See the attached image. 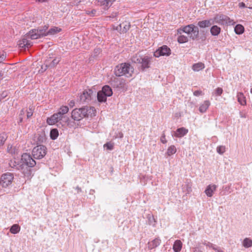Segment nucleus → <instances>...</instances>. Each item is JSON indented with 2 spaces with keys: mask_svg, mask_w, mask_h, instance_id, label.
I'll return each mask as SVG.
<instances>
[{
  "mask_svg": "<svg viewBox=\"0 0 252 252\" xmlns=\"http://www.w3.org/2000/svg\"><path fill=\"white\" fill-rule=\"evenodd\" d=\"M95 113L94 107L86 106L73 109L71 112V118L74 121H80L84 118L95 116Z\"/></svg>",
  "mask_w": 252,
  "mask_h": 252,
  "instance_id": "1",
  "label": "nucleus"
},
{
  "mask_svg": "<svg viewBox=\"0 0 252 252\" xmlns=\"http://www.w3.org/2000/svg\"><path fill=\"white\" fill-rule=\"evenodd\" d=\"M21 160L23 164L19 166L25 177L29 178L31 176L32 170L30 167H34L36 163L32 158L31 155L27 153H24L22 155Z\"/></svg>",
  "mask_w": 252,
  "mask_h": 252,
  "instance_id": "2",
  "label": "nucleus"
},
{
  "mask_svg": "<svg viewBox=\"0 0 252 252\" xmlns=\"http://www.w3.org/2000/svg\"><path fill=\"white\" fill-rule=\"evenodd\" d=\"M152 57L148 56H141L136 54L132 57L131 60L132 63L139 64V69L141 71H144L146 69L150 67Z\"/></svg>",
  "mask_w": 252,
  "mask_h": 252,
  "instance_id": "3",
  "label": "nucleus"
},
{
  "mask_svg": "<svg viewBox=\"0 0 252 252\" xmlns=\"http://www.w3.org/2000/svg\"><path fill=\"white\" fill-rule=\"evenodd\" d=\"M114 72L116 76L118 77L123 75L130 76L133 72V68L129 63H122L115 67Z\"/></svg>",
  "mask_w": 252,
  "mask_h": 252,
  "instance_id": "4",
  "label": "nucleus"
},
{
  "mask_svg": "<svg viewBox=\"0 0 252 252\" xmlns=\"http://www.w3.org/2000/svg\"><path fill=\"white\" fill-rule=\"evenodd\" d=\"M178 34H181L182 32L190 34V38L192 40L197 39L199 38V29L197 26L193 24H190L181 28L177 31Z\"/></svg>",
  "mask_w": 252,
  "mask_h": 252,
  "instance_id": "5",
  "label": "nucleus"
},
{
  "mask_svg": "<svg viewBox=\"0 0 252 252\" xmlns=\"http://www.w3.org/2000/svg\"><path fill=\"white\" fill-rule=\"evenodd\" d=\"M47 27L46 26L42 29H32L27 33V36L28 37H30V39H36L40 38L41 37L47 36Z\"/></svg>",
  "mask_w": 252,
  "mask_h": 252,
  "instance_id": "6",
  "label": "nucleus"
},
{
  "mask_svg": "<svg viewBox=\"0 0 252 252\" xmlns=\"http://www.w3.org/2000/svg\"><path fill=\"white\" fill-rule=\"evenodd\" d=\"M46 153L47 148L43 145H37L32 150V155L34 159H41L45 157Z\"/></svg>",
  "mask_w": 252,
  "mask_h": 252,
  "instance_id": "7",
  "label": "nucleus"
},
{
  "mask_svg": "<svg viewBox=\"0 0 252 252\" xmlns=\"http://www.w3.org/2000/svg\"><path fill=\"white\" fill-rule=\"evenodd\" d=\"M14 179V175L11 173L2 174L0 179V185L2 188H8L11 185Z\"/></svg>",
  "mask_w": 252,
  "mask_h": 252,
  "instance_id": "8",
  "label": "nucleus"
},
{
  "mask_svg": "<svg viewBox=\"0 0 252 252\" xmlns=\"http://www.w3.org/2000/svg\"><path fill=\"white\" fill-rule=\"evenodd\" d=\"M110 85L115 88L124 89L125 86V80L118 76L112 77L110 80Z\"/></svg>",
  "mask_w": 252,
  "mask_h": 252,
  "instance_id": "9",
  "label": "nucleus"
},
{
  "mask_svg": "<svg viewBox=\"0 0 252 252\" xmlns=\"http://www.w3.org/2000/svg\"><path fill=\"white\" fill-rule=\"evenodd\" d=\"M171 54V50L166 45H163L159 47L154 53L155 57L158 58L160 56H168Z\"/></svg>",
  "mask_w": 252,
  "mask_h": 252,
  "instance_id": "10",
  "label": "nucleus"
},
{
  "mask_svg": "<svg viewBox=\"0 0 252 252\" xmlns=\"http://www.w3.org/2000/svg\"><path fill=\"white\" fill-rule=\"evenodd\" d=\"M93 91L91 89L84 90L80 95V100L82 102H88L92 99Z\"/></svg>",
  "mask_w": 252,
  "mask_h": 252,
  "instance_id": "11",
  "label": "nucleus"
},
{
  "mask_svg": "<svg viewBox=\"0 0 252 252\" xmlns=\"http://www.w3.org/2000/svg\"><path fill=\"white\" fill-rule=\"evenodd\" d=\"M61 58L60 57L54 58L53 57L50 56L45 61L47 64L50 68H54L60 63Z\"/></svg>",
  "mask_w": 252,
  "mask_h": 252,
  "instance_id": "12",
  "label": "nucleus"
},
{
  "mask_svg": "<svg viewBox=\"0 0 252 252\" xmlns=\"http://www.w3.org/2000/svg\"><path fill=\"white\" fill-rule=\"evenodd\" d=\"M229 18L224 15H217L214 18V21H215L216 23L220 25L227 24L229 22Z\"/></svg>",
  "mask_w": 252,
  "mask_h": 252,
  "instance_id": "13",
  "label": "nucleus"
},
{
  "mask_svg": "<svg viewBox=\"0 0 252 252\" xmlns=\"http://www.w3.org/2000/svg\"><path fill=\"white\" fill-rule=\"evenodd\" d=\"M214 24V21L213 19L205 20L200 21L197 23V26L200 28H205L210 27Z\"/></svg>",
  "mask_w": 252,
  "mask_h": 252,
  "instance_id": "14",
  "label": "nucleus"
},
{
  "mask_svg": "<svg viewBox=\"0 0 252 252\" xmlns=\"http://www.w3.org/2000/svg\"><path fill=\"white\" fill-rule=\"evenodd\" d=\"M46 138L44 133H38L35 135L34 140L36 142L37 144L40 145L46 141Z\"/></svg>",
  "mask_w": 252,
  "mask_h": 252,
  "instance_id": "15",
  "label": "nucleus"
},
{
  "mask_svg": "<svg viewBox=\"0 0 252 252\" xmlns=\"http://www.w3.org/2000/svg\"><path fill=\"white\" fill-rule=\"evenodd\" d=\"M161 243V240L159 238H155L152 241L149 242L148 247L149 250H152L158 247Z\"/></svg>",
  "mask_w": 252,
  "mask_h": 252,
  "instance_id": "16",
  "label": "nucleus"
},
{
  "mask_svg": "<svg viewBox=\"0 0 252 252\" xmlns=\"http://www.w3.org/2000/svg\"><path fill=\"white\" fill-rule=\"evenodd\" d=\"M130 27L129 23L127 22L120 24L116 28L117 30H120L123 33H126L129 29Z\"/></svg>",
  "mask_w": 252,
  "mask_h": 252,
  "instance_id": "17",
  "label": "nucleus"
},
{
  "mask_svg": "<svg viewBox=\"0 0 252 252\" xmlns=\"http://www.w3.org/2000/svg\"><path fill=\"white\" fill-rule=\"evenodd\" d=\"M61 120L56 113L54 114L50 118L47 119V123L49 125H53L60 122Z\"/></svg>",
  "mask_w": 252,
  "mask_h": 252,
  "instance_id": "18",
  "label": "nucleus"
},
{
  "mask_svg": "<svg viewBox=\"0 0 252 252\" xmlns=\"http://www.w3.org/2000/svg\"><path fill=\"white\" fill-rule=\"evenodd\" d=\"M217 189V186L215 185H208L205 190V192L207 196L212 197L213 195L214 191L216 190Z\"/></svg>",
  "mask_w": 252,
  "mask_h": 252,
  "instance_id": "19",
  "label": "nucleus"
},
{
  "mask_svg": "<svg viewBox=\"0 0 252 252\" xmlns=\"http://www.w3.org/2000/svg\"><path fill=\"white\" fill-rule=\"evenodd\" d=\"M116 0H97L99 4L104 6V9H108Z\"/></svg>",
  "mask_w": 252,
  "mask_h": 252,
  "instance_id": "20",
  "label": "nucleus"
},
{
  "mask_svg": "<svg viewBox=\"0 0 252 252\" xmlns=\"http://www.w3.org/2000/svg\"><path fill=\"white\" fill-rule=\"evenodd\" d=\"M188 132V129L185 127L178 128L174 133V136L177 137H182L185 136Z\"/></svg>",
  "mask_w": 252,
  "mask_h": 252,
  "instance_id": "21",
  "label": "nucleus"
},
{
  "mask_svg": "<svg viewBox=\"0 0 252 252\" xmlns=\"http://www.w3.org/2000/svg\"><path fill=\"white\" fill-rule=\"evenodd\" d=\"M183 191L185 192L186 193H189L191 192V187L192 184L190 181L187 180L185 184L183 185Z\"/></svg>",
  "mask_w": 252,
  "mask_h": 252,
  "instance_id": "22",
  "label": "nucleus"
},
{
  "mask_svg": "<svg viewBox=\"0 0 252 252\" xmlns=\"http://www.w3.org/2000/svg\"><path fill=\"white\" fill-rule=\"evenodd\" d=\"M210 105V102L209 100H205L201 104L199 107V111L201 113H205Z\"/></svg>",
  "mask_w": 252,
  "mask_h": 252,
  "instance_id": "23",
  "label": "nucleus"
},
{
  "mask_svg": "<svg viewBox=\"0 0 252 252\" xmlns=\"http://www.w3.org/2000/svg\"><path fill=\"white\" fill-rule=\"evenodd\" d=\"M100 92L105 94L107 96H110L113 94L112 89L108 85L103 86Z\"/></svg>",
  "mask_w": 252,
  "mask_h": 252,
  "instance_id": "24",
  "label": "nucleus"
},
{
  "mask_svg": "<svg viewBox=\"0 0 252 252\" xmlns=\"http://www.w3.org/2000/svg\"><path fill=\"white\" fill-rule=\"evenodd\" d=\"M183 244L181 240H177L174 242L173 246V250L174 252H179L181 251Z\"/></svg>",
  "mask_w": 252,
  "mask_h": 252,
  "instance_id": "25",
  "label": "nucleus"
},
{
  "mask_svg": "<svg viewBox=\"0 0 252 252\" xmlns=\"http://www.w3.org/2000/svg\"><path fill=\"white\" fill-rule=\"evenodd\" d=\"M221 29L218 26H213L210 29V32L213 36L218 35L220 32Z\"/></svg>",
  "mask_w": 252,
  "mask_h": 252,
  "instance_id": "26",
  "label": "nucleus"
},
{
  "mask_svg": "<svg viewBox=\"0 0 252 252\" xmlns=\"http://www.w3.org/2000/svg\"><path fill=\"white\" fill-rule=\"evenodd\" d=\"M238 101L242 105L246 104V100L244 94L242 93H238L237 95Z\"/></svg>",
  "mask_w": 252,
  "mask_h": 252,
  "instance_id": "27",
  "label": "nucleus"
},
{
  "mask_svg": "<svg viewBox=\"0 0 252 252\" xmlns=\"http://www.w3.org/2000/svg\"><path fill=\"white\" fill-rule=\"evenodd\" d=\"M205 67L204 63H194L192 66V69L194 71H199L203 69Z\"/></svg>",
  "mask_w": 252,
  "mask_h": 252,
  "instance_id": "28",
  "label": "nucleus"
},
{
  "mask_svg": "<svg viewBox=\"0 0 252 252\" xmlns=\"http://www.w3.org/2000/svg\"><path fill=\"white\" fill-rule=\"evenodd\" d=\"M97 100L100 102H105L107 100V96L98 91L97 94Z\"/></svg>",
  "mask_w": 252,
  "mask_h": 252,
  "instance_id": "29",
  "label": "nucleus"
},
{
  "mask_svg": "<svg viewBox=\"0 0 252 252\" xmlns=\"http://www.w3.org/2000/svg\"><path fill=\"white\" fill-rule=\"evenodd\" d=\"M234 31L237 34H242L244 32V28L242 25L238 24L235 27Z\"/></svg>",
  "mask_w": 252,
  "mask_h": 252,
  "instance_id": "30",
  "label": "nucleus"
},
{
  "mask_svg": "<svg viewBox=\"0 0 252 252\" xmlns=\"http://www.w3.org/2000/svg\"><path fill=\"white\" fill-rule=\"evenodd\" d=\"M243 246L246 248L252 247V240L249 238H245L243 242Z\"/></svg>",
  "mask_w": 252,
  "mask_h": 252,
  "instance_id": "31",
  "label": "nucleus"
},
{
  "mask_svg": "<svg viewBox=\"0 0 252 252\" xmlns=\"http://www.w3.org/2000/svg\"><path fill=\"white\" fill-rule=\"evenodd\" d=\"M176 151L177 150L175 146L174 145H171L168 148L166 154L168 156H171L174 154Z\"/></svg>",
  "mask_w": 252,
  "mask_h": 252,
  "instance_id": "32",
  "label": "nucleus"
},
{
  "mask_svg": "<svg viewBox=\"0 0 252 252\" xmlns=\"http://www.w3.org/2000/svg\"><path fill=\"white\" fill-rule=\"evenodd\" d=\"M20 230V227L17 224H13L10 229V232L14 234L18 233Z\"/></svg>",
  "mask_w": 252,
  "mask_h": 252,
  "instance_id": "33",
  "label": "nucleus"
},
{
  "mask_svg": "<svg viewBox=\"0 0 252 252\" xmlns=\"http://www.w3.org/2000/svg\"><path fill=\"white\" fill-rule=\"evenodd\" d=\"M27 38H30V37H28L26 34V38H23L22 40L19 41L18 45L19 47L24 49L26 48L27 44Z\"/></svg>",
  "mask_w": 252,
  "mask_h": 252,
  "instance_id": "34",
  "label": "nucleus"
},
{
  "mask_svg": "<svg viewBox=\"0 0 252 252\" xmlns=\"http://www.w3.org/2000/svg\"><path fill=\"white\" fill-rule=\"evenodd\" d=\"M50 135L51 139L52 140H55L59 136L58 130L56 128L51 129L50 131Z\"/></svg>",
  "mask_w": 252,
  "mask_h": 252,
  "instance_id": "35",
  "label": "nucleus"
},
{
  "mask_svg": "<svg viewBox=\"0 0 252 252\" xmlns=\"http://www.w3.org/2000/svg\"><path fill=\"white\" fill-rule=\"evenodd\" d=\"M61 31V29L58 27L51 28L47 32V35H53Z\"/></svg>",
  "mask_w": 252,
  "mask_h": 252,
  "instance_id": "36",
  "label": "nucleus"
},
{
  "mask_svg": "<svg viewBox=\"0 0 252 252\" xmlns=\"http://www.w3.org/2000/svg\"><path fill=\"white\" fill-rule=\"evenodd\" d=\"M7 136L4 132L0 134V147L2 146L7 139Z\"/></svg>",
  "mask_w": 252,
  "mask_h": 252,
  "instance_id": "37",
  "label": "nucleus"
},
{
  "mask_svg": "<svg viewBox=\"0 0 252 252\" xmlns=\"http://www.w3.org/2000/svg\"><path fill=\"white\" fill-rule=\"evenodd\" d=\"M178 41L180 43H184L188 41V37L183 35H180L178 37Z\"/></svg>",
  "mask_w": 252,
  "mask_h": 252,
  "instance_id": "38",
  "label": "nucleus"
},
{
  "mask_svg": "<svg viewBox=\"0 0 252 252\" xmlns=\"http://www.w3.org/2000/svg\"><path fill=\"white\" fill-rule=\"evenodd\" d=\"M33 107L32 106H30L29 109L25 111L27 112V118H30L33 114Z\"/></svg>",
  "mask_w": 252,
  "mask_h": 252,
  "instance_id": "39",
  "label": "nucleus"
},
{
  "mask_svg": "<svg viewBox=\"0 0 252 252\" xmlns=\"http://www.w3.org/2000/svg\"><path fill=\"white\" fill-rule=\"evenodd\" d=\"M225 149L224 146H219L217 148V152L219 154L222 155L225 152Z\"/></svg>",
  "mask_w": 252,
  "mask_h": 252,
  "instance_id": "40",
  "label": "nucleus"
},
{
  "mask_svg": "<svg viewBox=\"0 0 252 252\" xmlns=\"http://www.w3.org/2000/svg\"><path fill=\"white\" fill-rule=\"evenodd\" d=\"M200 244V243H198L195 247L192 248L193 252H203V250L201 249Z\"/></svg>",
  "mask_w": 252,
  "mask_h": 252,
  "instance_id": "41",
  "label": "nucleus"
},
{
  "mask_svg": "<svg viewBox=\"0 0 252 252\" xmlns=\"http://www.w3.org/2000/svg\"><path fill=\"white\" fill-rule=\"evenodd\" d=\"M59 111L62 113V114L65 115L68 112L69 108L67 106H62L59 109Z\"/></svg>",
  "mask_w": 252,
  "mask_h": 252,
  "instance_id": "42",
  "label": "nucleus"
},
{
  "mask_svg": "<svg viewBox=\"0 0 252 252\" xmlns=\"http://www.w3.org/2000/svg\"><path fill=\"white\" fill-rule=\"evenodd\" d=\"M104 147L108 150H112L114 148V144L111 142H107L104 145Z\"/></svg>",
  "mask_w": 252,
  "mask_h": 252,
  "instance_id": "43",
  "label": "nucleus"
},
{
  "mask_svg": "<svg viewBox=\"0 0 252 252\" xmlns=\"http://www.w3.org/2000/svg\"><path fill=\"white\" fill-rule=\"evenodd\" d=\"M56 114L58 116V117L61 121L63 119H64L65 121L68 120V118L66 117L64 115V114H62V113H61L59 111H58V112L57 113H56Z\"/></svg>",
  "mask_w": 252,
  "mask_h": 252,
  "instance_id": "44",
  "label": "nucleus"
},
{
  "mask_svg": "<svg viewBox=\"0 0 252 252\" xmlns=\"http://www.w3.org/2000/svg\"><path fill=\"white\" fill-rule=\"evenodd\" d=\"M202 244L206 246L207 247H208L209 248H212V249L215 246V245L211 243V242H207L206 241H204L202 242Z\"/></svg>",
  "mask_w": 252,
  "mask_h": 252,
  "instance_id": "45",
  "label": "nucleus"
},
{
  "mask_svg": "<svg viewBox=\"0 0 252 252\" xmlns=\"http://www.w3.org/2000/svg\"><path fill=\"white\" fill-rule=\"evenodd\" d=\"M230 189V186H225L223 187V190L222 192H223V193L222 195H226L227 194H228L230 193V192H228L229 189Z\"/></svg>",
  "mask_w": 252,
  "mask_h": 252,
  "instance_id": "46",
  "label": "nucleus"
},
{
  "mask_svg": "<svg viewBox=\"0 0 252 252\" xmlns=\"http://www.w3.org/2000/svg\"><path fill=\"white\" fill-rule=\"evenodd\" d=\"M48 68H50L49 66L47 64V63H46V61H45L44 64L42 65L41 67V72H43L46 71Z\"/></svg>",
  "mask_w": 252,
  "mask_h": 252,
  "instance_id": "47",
  "label": "nucleus"
},
{
  "mask_svg": "<svg viewBox=\"0 0 252 252\" xmlns=\"http://www.w3.org/2000/svg\"><path fill=\"white\" fill-rule=\"evenodd\" d=\"M223 92V90L221 88H218L216 89L215 93L218 95H220Z\"/></svg>",
  "mask_w": 252,
  "mask_h": 252,
  "instance_id": "48",
  "label": "nucleus"
},
{
  "mask_svg": "<svg viewBox=\"0 0 252 252\" xmlns=\"http://www.w3.org/2000/svg\"><path fill=\"white\" fill-rule=\"evenodd\" d=\"M160 141L163 143V144H165L167 143V140H166V138H165V133L164 132H163L160 137Z\"/></svg>",
  "mask_w": 252,
  "mask_h": 252,
  "instance_id": "49",
  "label": "nucleus"
},
{
  "mask_svg": "<svg viewBox=\"0 0 252 252\" xmlns=\"http://www.w3.org/2000/svg\"><path fill=\"white\" fill-rule=\"evenodd\" d=\"M6 58L5 54H0V63H2Z\"/></svg>",
  "mask_w": 252,
  "mask_h": 252,
  "instance_id": "50",
  "label": "nucleus"
},
{
  "mask_svg": "<svg viewBox=\"0 0 252 252\" xmlns=\"http://www.w3.org/2000/svg\"><path fill=\"white\" fill-rule=\"evenodd\" d=\"M202 94V91L200 90H197L193 92V94L195 96H198Z\"/></svg>",
  "mask_w": 252,
  "mask_h": 252,
  "instance_id": "51",
  "label": "nucleus"
},
{
  "mask_svg": "<svg viewBox=\"0 0 252 252\" xmlns=\"http://www.w3.org/2000/svg\"><path fill=\"white\" fill-rule=\"evenodd\" d=\"M118 12H113L109 16L110 18H114L118 16Z\"/></svg>",
  "mask_w": 252,
  "mask_h": 252,
  "instance_id": "52",
  "label": "nucleus"
},
{
  "mask_svg": "<svg viewBox=\"0 0 252 252\" xmlns=\"http://www.w3.org/2000/svg\"><path fill=\"white\" fill-rule=\"evenodd\" d=\"M213 249L215 250L216 252H224L219 247H216V246H215Z\"/></svg>",
  "mask_w": 252,
  "mask_h": 252,
  "instance_id": "53",
  "label": "nucleus"
},
{
  "mask_svg": "<svg viewBox=\"0 0 252 252\" xmlns=\"http://www.w3.org/2000/svg\"><path fill=\"white\" fill-rule=\"evenodd\" d=\"M32 45V43L27 39V44L26 45V48H28L29 47H31Z\"/></svg>",
  "mask_w": 252,
  "mask_h": 252,
  "instance_id": "54",
  "label": "nucleus"
},
{
  "mask_svg": "<svg viewBox=\"0 0 252 252\" xmlns=\"http://www.w3.org/2000/svg\"><path fill=\"white\" fill-rule=\"evenodd\" d=\"M25 113V111L24 110V109H22L21 112H20V122H22V118L21 117V116L24 115Z\"/></svg>",
  "mask_w": 252,
  "mask_h": 252,
  "instance_id": "55",
  "label": "nucleus"
},
{
  "mask_svg": "<svg viewBox=\"0 0 252 252\" xmlns=\"http://www.w3.org/2000/svg\"><path fill=\"white\" fill-rule=\"evenodd\" d=\"M68 105L70 107H73L75 105V101L73 100H71L69 102Z\"/></svg>",
  "mask_w": 252,
  "mask_h": 252,
  "instance_id": "56",
  "label": "nucleus"
},
{
  "mask_svg": "<svg viewBox=\"0 0 252 252\" xmlns=\"http://www.w3.org/2000/svg\"><path fill=\"white\" fill-rule=\"evenodd\" d=\"M240 116L241 118H246L247 117L246 114H243L242 113H240Z\"/></svg>",
  "mask_w": 252,
  "mask_h": 252,
  "instance_id": "57",
  "label": "nucleus"
},
{
  "mask_svg": "<svg viewBox=\"0 0 252 252\" xmlns=\"http://www.w3.org/2000/svg\"><path fill=\"white\" fill-rule=\"evenodd\" d=\"M96 13V10H94V9H93L91 12H90V14L91 16H94V14H95Z\"/></svg>",
  "mask_w": 252,
  "mask_h": 252,
  "instance_id": "58",
  "label": "nucleus"
},
{
  "mask_svg": "<svg viewBox=\"0 0 252 252\" xmlns=\"http://www.w3.org/2000/svg\"><path fill=\"white\" fill-rule=\"evenodd\" d=\"M206 37L205 35H204V34L201 36L200 37V39H201L202 41H204L206 39Z\"/></svg>",
  "mask_w": 252,
  "mask_h": 252,
  "instance_id": "59",
  "label": "nucleus"
},
{
  "mask_svg": "<svg viewBox=\"0 0 252 252\" xmlns=\"http://www.w3.org/2000/svg\"><path fill=\"white\" fill-rule=\"evenodd\" d=\"M239 6L240 7H246V5H245V4L244 3V2H240L239 3Z\"/></svg>",
  "mask_w": 252,
  "mask_h": 252,
  "instance_id": "60",
  "label": "nucleus"
},
{
  "mask_svg": "<svg viewBox=\"0 0 252 252\" xmlns=\"http://www.w3.org/2000/svg\"><path fill=\"white\" fill-rule=\"evenodd\" d=\"M48 0H36V1L38 2H44Z\"/></svg>",
  "mask_w": 252,
  "mask_h": 252,
  "instance_id": "61",
  "label": "nucleus"
},
{
  "mask_svg": "<svg viewBox=\"0 0 252 252\" xmlns=\"http://www.w3.org/2000/svg\"><path fill=\"white\" fill-rule=\"evenodd\" d=\"M76 189L78 191V192H81V189L78 186H77L76 188Z\"/></svg>",
  "mask_w": 252,
  "mask_h": 252,
  "instance_id": "62",
  "label": "nucleus"
},
{
  "mask_svg": "<svg viewBox=\"0 0 252 252\" xmlns=\"http://www.w3.org/2000/svg\"><path fill=\"white\" fill-rule=\"evenodd\" d=\"M99 51H100V50H99V49H95V50H94V52H95V53H99Z\"/></svg>",
  "mask_w": 252,
  "mask_h": 252,
  "instance_id": "63",
  "label": "nucleus"
},
{
  "mask_svg": "<svg viewBox=\"0 0 252 252\" xmlns=\"http://www.w3.org/2000/svg\"><path fill=\"white\" fill-rule=\"evenodd\" d=\"M123 137V134L122 133H120V137L122 138Z\"/></svg>",
  "mask_w": 252,
  "mask_h": 252,
  "instance_id": "64",
  "label": "nucleus"
}]
</instances>
